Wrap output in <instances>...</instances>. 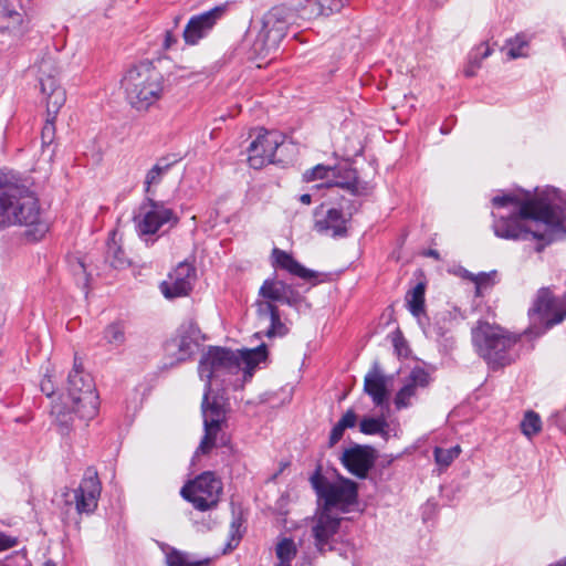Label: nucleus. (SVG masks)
<instances>
[{
    "mask_svg": "<svg viewBox=\"0 0 566 566\" xmlns=\"http://www.w3.org/2000/svg\"><path fill=\"white\" fill-rule=\"evenodd\" d=\"M259 295L263 298L262 301L289 306H296L303 300L300 292L293 285L276 279H266L259 290Z\"/></svg>",
    "mask_w": 566,
    "mask_h": 566,
    "instance_id": "aec40b11",
    "label": "nucleus"
},
{
    "mask_svg": "<svg viewBox=\"0 0 566 566\" xmlns=\"http://www.w3.org/2000/svg\"><path fill=\"white\" fill-rule=\"evenodd\" d=\"M293 17L294 14L285 7H273L263 17L262 28L253 43L254 52L262 57H266L271 52L276 51L287 33Z\"/></svg>",
    "mask_w": 566,
    "mask_h": 566,
    "instance_id": "0eeeda50",
    "label": "nucleus"
},
{
    "mask_svg": "<svg viewBox=\"0 0 566 566\" xmlns=\"http://www.w3.org/2000/svg\"><path fill=\"white\" fill-rule=\"evenodd\" d=\"M334 177L337 178L334 182H326L327 188H342L353 196H360L365 192L366 186L359 181L357 170L352 167L335 168Z\"/></svg>",
    "mask_w": 566,
    "mask_h": 566,
    "instance_id": "a878e982",
    "label": "nucleus"
},
{
    "mask_svg": "<svg viewBox=\"0 0 566 566\" xmlns=\"http://www.w3.org/2000/svg\"><path fill=\"white\" fill-rule=\"evenodd\" d=\"M275 566H292V565H289V564H276Z\"/></svg>",
    "mask_w": 566,
    "mask_h": 566,
    "instance_id": "e2e57ef3",
    "label": "nucleus"
},
{
    "mask_svg": "<svg viewBox=\"0 0 566 566\" xmlns=\"http://www.w3.org/2000/svg\"><path fill=\"white\" fill-rule=\"evenodd\" d=\"M41 390L43 394H45L48 397L52 396L54 392L53 385L51 384L50 379H44L41 382Z\"/></svg>",
    "mask_w": 566,
    "mask_h": 566,
    "instance_id": "5fc2aeb1",
    "label": "nucleus"
},
{
    "mask_svg": "<svg viewBox=\"0 0 566 566\" xmlns=\"http://www.w3.org/2000/svg\"><path fill=\"white\" fill-rule=\"evenodd\" d=\"M226 8L224 4L216 6L208 11L192 15L182 33L185 42L188 45L198 44L201 39L212 31L217 21L224 14Z\"/></svg>",
    "mask_w": 566,
    "mask_h": 566,
    "instance_id": "dca6fc26",
    "label": "nucleus"
},
{
    "mask_svg": "<svg viewBox=\"0 0 566 566\" xmlns=\"http://www.w3.org/2000/svg\"><path fill=\"white\" fill-rule=\"evenodd\" d=\"M283 143V137L277 132L259 129L255 139L248 147V164L253 169H261L274 161L275 153Z\"/></svg>",
    "mask_w": 566,
    "mask_h": 566,
    "instance_id": "4468645a",
    "label": "nucleus"
},
{
    "mask_svg": "<svg viewBox=\"0 0 566 566\" xmlns=\"http://www.w3.org/2000/svg\"><path fill=\"white\" fill-rule=\"evenodd\" d=\"M297 547L290 537H282L275 546V555L279 559L277 564L292 565V560L296 557Z\"/></svg>",
    "mask_w": 566,
    "mask_h": 566,
    "instance_id": "f704fd0d",
    "label": "nucleus"
},
{
    "mask_svg": "<svg viewBox=\"0 0 566 566\" xmlns=\"http://www.w3.org/2000/svg\"><path fill=\"white\" fill-rule=\"evenodd\" d=\"M441 133L446 134V133H447V130H444V128H443V127H441Z\"/></svg>",
    "mask_w": 566,
    "mask_h": 566,
    "instance_id": "0e129e2a",
    "label": "nucleus"
},
{
    "mask_svg": "<svg viewBox=\"0 0 566 566\" xmlns=\"http://www.w3.org/2000/svg\"><path fill=\"white\" fill-rule=\"evenodd\" d=\"M177 42L176 36L174 35L172 31H166L165 32V40H164V48L170 49L172 44Z\"/></svg>",
    "mask_w": 566,
    "mask_h": 566,
    "instance_id": "864d4df0",
    "label": "nucleus"
},
{
    "mask_svg": "<svg viewBox=\"0 0 566 566\" xmlns=\"http://www.w3.org/2000/svg\"><path fill=\"white\" fill-rule=\"evenodd\" d=\"M392 343H394L395 350L399 356H407L408 344H407L406 339L400 334H398L394 337Z\"/></svg>",
    "mask_w": 566,
    "mask_h": 566,
    "instance_id": "3c124183",
    "label": "nucleus"
},
{
    "mask_svg": "<svg viewBox=\"0 0 566 566\" xmlns=\"http://www.w3.org/2000/svg\"><path fill=\"white\" fill-rule=\"evenodd\" d=\"M122 86L133 108L148 111L163 96L164 78L151 63H140L125 73Z\"/></svg>",
    "mask_w": 566,
    "mask_h": 566,
    "instance_id": "20e7f679",
    "label": "nucleus"
},
{
    "mask_svg": "<svg viewBox=\"0 0 566 566\" xmlns=\"http://www.w3.org/2000/svg\"><path fill=\"white\" fill-rule=\"evenodd\" d=\"M240 523L238 521H233L230 526V539L227 543V547L223 549V553L231 552L234 549L241 539V535L239 534Z\"/></svg>",
    "mask_w": 566,
    "mask_h": 566,
    "instance_id": "49530a36",
    "label": "nucleus"
},
{
    "mask_svg": "<svg viewBox=\"0 0 566 566\" xmlns=\"http://www.w3.org/2000/svg\"><path fill=\"white\" fill-rule=\"evenodd\" d=\"M343 428H354L357 422V415L353 409H348L343 417L338 420Z\"/></svg>",
    "mask_w": 566,
    "mask_h": 566,
    "instance_id": "8fccbe9b",
    "label": "nucleus"
},
{
    "mask_svg": "<svg viewBox=\"0 0 566 566\" xmlns=\"http://www.w3.org/2000/svg\"><path fill=\"white\" fill-rule=\"evenodd\" d=\"M497 209L509 208L507 213L493 212V230L506 240H535L536 252L566 237V206H552L547 199L504 193L492 198Z\"/></svg>",
    "mask_w": 566,
    "mask_h": 566,
    "instance_id": "f257e3e1",
    "label": "nucleus"
},
{
    "mask_svg": "<svg viewBox=\"0 0 566 566\" xmlns=\"http://www.w3.org/2000/svg\"><path fill=\"white\" fill-rule=\"evenodd\" d=\"M15 557H17V558H19V559H21V560H23V562H24V564H25V566H29V565H28V564H29V560H28V558H27V554H25V552H24V551L18 552V553L15 554Z\"/></svg>",
    "mask_w": 566,
    "mask_h": 566,
    "instance_id": "13d9d810",
    "label": "nucleus"
},
{
    "mask_svg": "<svg viewBox=\"0 0 566 566\" xmlns=\"http://www.w3.org/2000/svg\"><path fill=\"white\" fill-rule=\"evenodd\" d=\"M72 411L81 419H92L97 413L98 395L93 377L84 371L81 359L74 356L73 369L67 377L66 386Z\"/></svg>",
    "mask_w": 566,
    "mask_h": 566,
    "instance_id": "39448f33",
    "label": "nucleus"
},
{
    "mask_svg": "<svg viewBox=\"0 0 566 566\" xmlns=\"http://www.w3.org/2000/svg\"><path fill=\"white\" fill-rule=\"evenodd\" d=\"M60 73L56 61L52 56H43L38 64V75L42 94L45 96L46 113L52 118L66 101L65 90L59 84L56 76Z\"/></svg>",
    "mask_w": 566,
    "mask_h": 566,
    "instance_id": "f8f14e48",
    "label": "nucleus"
},
{
    "mask_svg": "<svg viewBox=\"0 0 566 566\" xmlns=\"http://www.w3.org/2000/svg\"><path fill=\"white\" fill-rule=\"evenodd\" d=\"M530 315L537 314L542 318L552 316L556 313V297L553 296L549 289L542 287L536 295L533 306L528 311Z\"/></svg>",
    "mask_w": 566,
    "mask_h": 566,
    "instance_id": "c756f323",
    "label": "nucleus"
},
{
    "mask_svg": "<svg viewBox=\"0 0 566 566\" xmlns=\"http://www.w3.org/2000/svg\"><path fill=\"white\" fill-rule=\"evenodd\" d=\"M19 543V538L17 536H11L0 531V552L12 548L17 546Z\"/></svg>",
    "mask_w": 566,
    "mask_h": 566,
    "instance_id": "09e8293b",
    "label": "nucleus"
},
{
    "mask_svg": "<svg viewBox=\"0 0 566 566\" xmlns=\"http://www.w3.org/2000/svg\"><path fill=\"white\" fill-rule=\"evenodd\" d=\"M407 381H409L411 385H413L416 388H426L430 384V375L427 370H424L421 367H415L408 378Z\"/></svg>",
    "mask_w": 566,
    "mask_h": 566,
    "instance_id": "c03bdc74",
    "label": "nucleus"
},
{
    "mask_svg": "<svg viewBox=\"0 0 566 566\" xmlns=\"http://www.w3.org/2000/svg\"><path fill=\"white\" fill-rule=\"evenodd\" d=\"M417 388L407 381L396 394L395 405L397 409L407 408L410 405V399L416 396Z\"/></svg>",
    "mask_w": 566,
    "mask_h": 566,
    "instance_id": "79ce46f5",
    "label": "nucleus"
},
{
    "mask_svg": "<svg viewBox=\"0 0 566 566\" xmlns=\"http://www.w3.org/2000/svg\"><path fill=\"white\" fill-rule=\"evenodd\" d=\"M178 161L177 158L161 157L157 163L147 171L145 177V192L149 193L154 185L160 184L165 174Z\"/></svg>",
    "mask_w": 566,
    "mask_h": 566,
    "instance_id": "7c9ffc66",
    "label": "nucleus"
},
{
    "mask_svg": "<svg viewBox=\"0 0 566 566\" xmlns=\"http://www.w3.org/2000/svg\"><path fill=\"white\" fill-rule=\"evenodd\" d=\"M268 356V350L264 344L260 345L254 349H245L241 353L239 357L240 360L244 361L249 367H255L261 361L265 360Z\"/></svg>",
    "mask_w": 566,
    "mask_h": 566,
    "instance_id": "ea45409f",
    "label": "nucleus"
},
{
    "mask_svg": "<svg viewBox=\"0 0 566 566\" xmlns=\"http://www.w3.org/2000/svg\"><path fill=\"white\" fill-rule=\"evenodd\" d=\"M54 120L55 118H52V116H49V114L46 113L45 125L43 126L41 134L43 144H51L53 140L55 132Z\"/></svg>",
    "mask_w": 566,
    "mask_h": 566,
    "instance_id": "de8ad7c7",
    "label": "nucleus"
},
{
    "mask_svg": "<svg viewBox=\"0 0 566 566\" xmlns=\"http://www.w3.org/2000/svg\"><path fill=\"white\" fill-rule=\"evenodd\" d=\"M298 201L303 205H311L312 203V195L310 193H303L298 197Z\"/></svg>",
    "mask_w": 566,
    "mask_h": 566,
    "instance_id": "6e6d98bb",
    "label": "nucleus"
},
{
    "mask_svg": "<svg viewBox=\"0 0 566 566\" xmlns=\"http://www.w3.org/2000/svg\"><path fill=\"white\" fill-rule=\"evenodd\" d=\"M364 391L370 396L375 406H382L388 398L386 379L376 363L373 369L365 376Z\"/></svg>",
    "mask_w": 566,
    "mask_h": 566,
    "instance_id": "393cba45",
    "label": "nucleus"
},
{
    "mask_svg": "<svg viewBox=\"0 0 566 566\" xmlns=\"http://www.w3.org/2000/svg\"><path fill=\"white\" fill-rule=\"evenodd\" d=\"M492 54V49L488 43H482L475 48L474 52L470 56V65L464 70V74L471 77L475 74V69L480 67L482 60L489 57Z\"/></svg>",
    "mask_w": 566,
    "mask_h": 566,
    "instance_id": "4c0bfd02",
    "label": "nucleus"
},
{
    "mask_svg": "<svg viewBox=\"0 0 566 566\" xmlns=\"http://www.w3.org/2000/svg\"><path fill=\"white\" fill-rule=\"evenodd\" d=\"M340 525V518L333 517L328 513H322L312 527V534L315 538V546L319 552L332 549L331 542L337 534Z\"/></svg>",
    "mask_w": 566,
    "mask_h": 566,
    "instance_id": "412c9836",
    "label": "nucleus"
},
{
    "mask_svg": "<svg viewBox=\"0 0 566 566\" xmlns=\"http://www.w3.org/2000/svg\"><path fill=\"white\" fill-rule=\"evenodd\" d=\"M387 421L384 418L366 417L359 423L360 432L365 434H381L387 436L386 428Z\"/></svg>",
    "mask_w": 566,
    "mask_h": 566,
    "instance_id": "e433bc0d",
    "label": "nucleus"
},
{
    "mask_svg": "<svg viewBox=\"0 0 566 566\" xmlns=\"http://www.w3.org/2000/svg\"><path fill=\"white\" fill-rule=\"evenodd\" d=\"M426 282H419L406 294V303L409 312L417 318L424 314L426 310Z\"/></svg>",
    "mask_w": 566,
    "mask_h": 566,
    "instance_id": "2f4dec72",
    "label": "nucleus"
},
{
    "mask_svg": "<svg viewBox=\"0 0 566 566\" xmlns=\"http://www.w3.org/2000/svg\"><path fill=\"white\" fill-rule=\"evenodd\" d=\"M273 266L286 271L293 276H297L304 281H312L317 277V273L302 265L291 253L274 248L272 250Z\"/></svg>",
    "mask_w": 566,
    "mask_h": 566,
    "instance_id": "4be33fe9",
    "label": "nucleus"
},
{
    "mask_svg": "<svg viewBox=\"0 0 566 566\" xmlns=\"http://www.w3.org/2000/svg\"><path fill=\"white\" fill-rule=\"evenodd\" d=\"M349 0H304L300 7V15L303 19H316L337 13Z\"/></svg>",
    "mask_w": 566,
    "mask_h": 566,
    "instance_id": "b1692460",
    "label": "nucleus"
},
{
    "mask_svg": "<svg viewBox=\"0 0 566 566\" xmlns=\"http://www.w3.org/2000/svg\"><path fill=\"white\" fill-rule=\"evenodd\" d=\"M0 566H10V565L3 563V564H0Z\"/></svg>",
    "mask_w": 566,
    "mask_h": 566,
    "instance_id": "69168bd1",
    "label": "nucleus"
},
{
    "mask_svg": "<svg viewBox=\"0 0 566 566\" xmlns=\"http://www.w3.org/2000/svg\"><path fill=\"white\" fill-rule=\"evenodd\" d=\"M566 318V292L562 297H556V313L554 316L547 318L546 326L553 327L562 323Z\"/></svg>",
    "mask_w": 566,
    "mask_h": 566,
    "instance_id": "a18cd8bd",
    "label": "nucleus"
},
{
    "mask_svg": "<svg viewBox=\"0 0 566 566\" xmlns=\"http://www.w3.org/2000/svg\"><path fill=\"white\" fill-rule=\"evenodd\" d=\"M211 389L212 388H210V385L205 386L201 403L205 434L195 452L193 458H197L200 454H208L213 448H216L217 434L221 429V424L226 421L224 405L221 403L218 398H213L211 401L209 400Z\"/></svg>",
    "mask_w": 566,
    "mask_h": 566,
    "instance_id": "9b49d317",
    "label": "nucleus"
},
{
    "mask_svg": "<svg viewBox=\"0 0 566 566\" xmlns=\"http://www.w3.org/2000/svg\"><path fill=\"white\" fill-rule=\"evenodd\" d=\"M472 343L492 369L511 365L518 357L517 343L521 335L511 333L499 325L479 321L471 331Z\"/></svg>",
    "mask_w": 566,
    "mask_h": 566,
    "instance_id": "7ed1b4c3",
    "label": "nucleus"
},
{
    "mask_svg": "<svg viewBox=\"0 0 566 566\" xmlns=\"http://www.w3.org/2000/svg\"><path fill=\"white\" fill-rule=\"evenodd\" d=\"M222 488V482L216 473L206 471L185 484L180 494L196 510L206 512L217 506Z\"/></svg>",
    "mask_w": 566,
    "mask_h": 566,
    "instance_id": "1a4fd4ad",
    "label": "nucleus"
},
{
    "mask_svg": "<svg viewBox=\"0 0 566 566\" xmlns=\"http://www.w3.org/2000/svg\"><path fill=\"white\" fill-rule=\"evenodd\" d=\"M134 221L137 233L143 237L157 233L158 230L167 223H169L170 227L177 226L179 223V217L172 209L166 207L164 201H157L154 198L146 197Z\"/></svg>",
    "mask_w": 566,
    "mask_h": 566,
    "instance_id": "9d476101",
    "label": "nucleus"
},
{
    "mask_svg": "<svg viewBox=\"0 0 566 566\" xmlns=\"http://www.w3.org/2000/svg\"><path fill=\"white\" fill-rule=\"evenodd\" d=\"M492 274H495V271H493L492 273L481 272L479 274H472L465 271V277L470 279L475 284L476 296H481L483 290L489 289L493 285Z\"/></svg>",
    "mask_w": 566,
    "mask_h": 566,
    "instance_id": "a19ab883",
    "label": "nucleus"
},
{
    "mask_svg": "<svg viewBox=\"0 0 566 566\" xmlns=\"http://www.w3.org/2000/svg\"><path fill=\"white\" fill-rule=\"evenodd\" d=\"M454 319L450 313H442L437 316L434 322L429 326L428 333L430 337L444 345L447 348H452L454 338L452 335Z\"/></svg>",
    "mask_w": 566,
    "mask_h": 566,
    "instance_id": "bb28decb",
    "label": "nucleus"
},
{
    "mask_svg": "<svg viewBox=\"0 0 566 566\" xmlns=\"http://www.w3.org/2000/svg\"><path fill=\"white\" fill-rule=\"evenodd\" d=\"M31 182L20 172L0 170V228L24 226L25 235L32 241L41 240L48 232V223L41 219V206Z\"/></svg>",
    "mask_w": 566,
    "mask_h": 566,
    "instance_id": "f03ea898",
    "label": "nucleus"
},
{
    "mask_svg": "<svg viewBox=\"0 0 566 566\" xmlns=\"http://www.w3.org/2000/svg\"><path fill=\"white\" fill-rule=\"evenodd\" d=\"M103 342L111 347V349L122 348L127 340V324L125 321L117 319L105 326L103 329Z\"/></svg>",
    "mask_w": 566,
    "mask_h": 566,
    "instance_id": "c85d7f7f",
    "label": "nucleus"
},
{
    "mask_svg": "<svg viewBox=\"0 0 566 566\" xmlns=\"http://www.w3.org/2000/svg\"><path fill=\"white\" fill-rule=\"evenodd\" d=\"M312 488L317 497L324 502V509H340L348 512L357 503L358 485L348 478L338 475L337 482H331L323 473L322 465H317L310 478Z\"/></svg>",
    "mask_w": 566,
    "mask_h": 566,
    "instance_id": "423d86ee",
    "label": "nucleus"
},
{
    "mask_svg": "<svg viewBox=\"0 0 566 566\" xmlns=\"http://www.w3.org/2000/svg\"><path fill=\"white\" fill-rule=\"evenodd\" d=\"M461 453L460 446H454L449 449H443L440 447H436L433 451L434 460L437 464L441 467H449L454 459H457Z\"/></svg>",
    "mask_w": 566,
    "mask_h": 566,
    "instance_id": "58836bf2",
    "label": "nucleus"
},
{
    "mask_svg": "<svg viewBox=\"0 0 566 566\" xmlns=\"http://www.w3.org/2000/svg\"><path fill=\"white\" fill-rule=\"evenodd\" d=\"M117 232H111L107 241L106 262L115 270H125L130 266V259L126 255L122 245L116 241Z\"/></svg>",
    "mask_w": 566,
    "mask_h": 566,
    "instance_id": "cd10ccee",
    "label": "nucleus"
},
{
    "mask_svg": "<svg viewBox=\"0 0 566 566\" xmlns=\"http://www.w3.org/2000/svg\"><path fill=\"white\" fill-rule=\"evenodd\" d=\"M353 211H344L343 208L328 207L321 203L314 210V230L334 239L346 238Z\"/></svg>",
    "mask_w": 566,
    "mask_h": 566,
    "instance_id": "ddd939ff",
    "label": "nucleus"
},
{
    "mask_svg": "<svg viewBox=\"0 0 566 566\" xmlns=\"http://www.w3.org/2000/svg\"><path fill=\"white\" fill-rule=\"evenodd\" d=\"M167 566H209V559L196 560L187 552L169 547L165 552Z\"/></svg>",
    "mask_w": 566,
    "mask_h": 566,
    "instance_id": "473e14b6",
    "label": "nucleus"
},
{
    "mask_svg": "<svg viewBox=\"0 0 566 566\" xmlns=\"http://www.w3.org/2000/svg\"><path fill=\"white\" fill-rule=\"evenodd\" d=\"M101 482L97 472L87 469L80 485L74 490L75 509L78 514H91L97 507L101 495Z\"/></svg>",
    "mask_w": 566,
    "mask_h": 566,
    "instance_id": "f3484780",
    "label": "nucleus"
},
{
    "mask_svg": "<svg viewBox=\"0 0 566 566\" xmlns=\"http://www.w3.org/2000/svg\"><path fill=\"white\" fill-rule=\"evenodd\" d=\"M521 430L528 438H532L541 432L542 420L539 415L533 410L526 411L521 422Z\"/></svg>",
    "mask_w": 566,
    "mask_h": 566,
    "instance_id": "c9c22d12",
    "label": "nucleus"
},
{
    "mask_svg": "<svg viewBox=\"0 0 566 566\" xmlns=\"http://www.w3.org/2000/svg\"><path fill=\"white\" fill-rule=\"evenodd\" d=\"M329 174L335 175V168L324 166V165H316L315 167L307 169L303 174V179L306 182L314 181L316 179H325L328 178Z\"/></svg>",
    "mask_w": 566,
    "mask_h": 566,
    "instance_id": "37998d69",
    "label": "nucleus"
},
{
    "mask_svg": "<svg viewBox=\"0 0 566 566\" xmlns=\"http://www.w3.org/2000/svg\"><path fill=\"white\" fill-rule=\"evenodd\" d=\"M200 329L193 322L182 324L175 338L166 344L167 352H172L177 361H185L190 358L198 346Z\"/></svg>",
    "mask_w": 566,
    "mask_h": 566,
    "instance_id": "6ab92c4d",
    "label": "nucleus"
},
{
    "mask_svg": "<svg viewBox=\"0 0 566 566\" xmlns=\"http://www.w3.org/2000/svg\"><path fill=\"white\" fill-rule=\"evenodd\" d=\"M376 450L371 446L355 444L346 449L340 458L345 469L358 479H365L375 465Z\"/></svg>",
    "mask_w": 566,
    "mask_h": 566,
    "instance_id": "a211bd4d",
    "label": "nucleus"
},
{
    "mask_svg": "<svg viewBox=\"0 0 566 566\" xmlns=\"http://www.w3.org/2000/svg\"><path fill=\"white\" fill-rule=\"evenodd\" d=\"M548 566H566V557L556 563H552Z\"/></svg>",
    "mask_w": 566,
    "mask_h": 566,
    "instance_id": "bf43d9fd",
    "label": "nucleus"
},
{
    "mask_svg": "<svg viewBox=\"0 0 566 566\" xmlns=\"http://www.w3.org/2000/svg\"><path fill=\"white\" fill-rule=\"evenodd\" d=\"M41 566H56V563L52 559H46Z\"/></svg>",
    "mask_w": 566,
    "mask_h": 566,
    "instance_id": "052dcab7",
    "label": "nucleus"
},
{
    "mask_svg": "<svg viewBox=\"0 0 566 566\" xmlns=\"http://www.w3.org/2000/svg\"><path fill=\"white\" fill-rule=\"evenodd\" d=\"M196 268L187 262H180L168 279L160 283V291L166 298L172 300L186 296L192 290L196 281Z\"/></svg>",
    "mask_w": 566,
    "mask_h": 566,
    "instance_id": "2eb2a0df",
    "label": "nucleus"
},
{
    "mask_svg": "<svg viewBox=\"0 0 566 566\" xmlns=\"http://www.w3.org/2000/svg\"><path fill=\"white\" fill-rule=\"evenodd\" d=\"M424 255L426 256H430V258H433L436 260H440V254L437 250H433V249H429L427 252H424Z\"/></svg>",
    "mask_w": 566,
    "mask_h": 566,
    "instance_id": "4d7b16f0",
    "label": "nucleus"
},
{
    "mask_svg": "<svg viewBox=\"0 0 566 566\" xmlns=\"http://www.w3.org/2000/svg\"><path fill=\"white\" fill-rule=\"evenodd\" d=\"M240 371V358L232 350L222 347H210L202 355L198 373L206 385L212 388L213 380H220L222 386L227 385L226 376L237 375Z\"/></svg>",
    "mask_w": 566,
    "mask_h": 566,
    "instance_id": "6e6552de",
    "label": "nucleus"
},
{
    "mask_svg": "<svg viewBox=\"0 0 566 566\" xmlns=\"http://www.w3.org/2000/svg\"><path fill=\"white\" fill-rule=\"evenodd\" d=\"M530 40L524 33H518L514 38L507 39L504 46L506 55L511 60L526 56Z\"/></svg>",
    "mask_w": 566,
    "mask_h": 566,
    "instance_id": "72a5a7b5",
    "label": "nucleus"
},
{
    "mask_svg": "<svg viewBox=\"0 0 566 566\" xmlns=\"http://www.w3.org/2000/svg\"><path fill=\"white\" fill-rule=\"evenodd\" d=\"M9 17L14 18L17 21H20V13L18 12H9Z\"/></svg>",
    "mask_w": 566,
    "mask_h": 566,
    "instance_id": "680f3d73",
    "label": "nucleus"
},
{
    "mask_svg": "<svg viewBox=\"0 0 566 566\" xmlns=\"http://www.w3.org/2000/svg\"><path fill=\"white\" fill-rule=\"evenodd\" d=\"M256 313L260 318H269L270 326L264 332L268 338L283 337L289 334L287 326L282 322L280 310L276 304L269 301H256Z\"/></svg>",
    "mask_w": 566,
    "mask_h": 566,
    "instance_id": "5701e85b",
    "label": "nucleus"
},
{
    "mask_svg": "<svg viewBox=\"0 0 566 566\" xmlns=\"http://www.w3.org/2000/svg\"><path fill=\"white\" fill-rule=\"evenodd\" d=\"M345 430L346 429L343 428V426L339 422H337L332 428L331 434H329V441H328L329 447L335 446L343 438V434H344Z\"/></svg>",
    "mask_w": 566,
    "mask_h": 566,
    "instance_id": "603ef678",
    "label": "nucleus"
}]
</instances>
